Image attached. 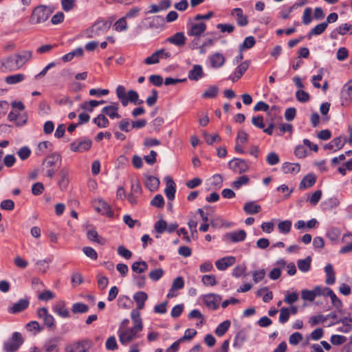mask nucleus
<instances>
[{"label": "nucleus", "mask_w": 352, "mask_h": 352, "mask_svg": "<svg viewBox=\"0 0 352 352\" xmlns=\"http://www.w3.org/2000/svg\"><path fill=\"white\" fill-rule=\"evenodd\" d=\"M228 166L234 172L238 174H241L246 172L249 166L244 160L234 158L229 162Z\"/></svg>", "instance_id": "nucleus-10"}, {"label": "nucleus", "mask_w": 352, "mask_h": 352, "mask_svg": "<svg viewBox=\"0 0 352 352\" xmlns=\"http://www.w3.org/2000/svg\"><path fill=\"white\" fill-rule=\"evenodd\" d=\"M135 328V327H133L131 328H128L126 329H119L118 333L119 340L122 344L126 345L131 341H132L133 340L138 337V333L140 332L142 329H138Z\"/></svg>", "instance_id": "nucleus-3"}, {"label": "nucleus", "mask_w": 352, "mask_h": 352, "mask_svg": "<svg viewBox=\"0 0 352 352\" xmlns=\"http://www.w3.org/2000/svg\"><path fill=\"white\" fill-rule=\"evenodd\" d=\"M324 272L326 274L325 283L327 285H333L336 281L335 273L331 264L329 263L324 267Z\"/></svg>", "instance_id": "nucleus-33"}, {"label": "nucleus", "mask_w": 352, "mask_h": 352, "mask_svg": "<svg viewBox=\"0 0 352 352\" xmlns=\"http://www.w3.org/2000/svg\"><path fill=\"white\" fill-rule=\"evenodd\" d=\"M92 346V342L85 340L74 342L66 347L67 352H87Z\"/></svg>", "instance_id": "nucleus-7"}, {"label": "nucleus", "mask_w": 352, "mask_h": 352, "mask_svg": "<svg viewBox=\"0 0 352 352\" xmlns=\"http://www.w3.org/2000/svg\"><path fill=\"white\" fill-rule=\"evenodd\" d=\"M38 316L39 318L43 319L44 324L49 329L53 330L55 329L56 325L54 318L52 315L48 313L47 309L42 307L37 311Z\"/></svg>", "instance_id": "nucleus-9"}, {"label": "nucleus", "mask_w": 352, "mask_h": 352, "mask_svg": "<svg viewBox=\"0 0 352 352\" xmlns=\"http://www.w3.org/2000/svg\"><path fill=\"white\" fill-rule=\"evenodd\" d=\"M140 309H135L131 311V317L134 323V326L138 329H143L142 320L140 313Z\"/></svg>", "instance_id": "nucleus-32"}, {"label": "nucleus", "mask_w": 352, "mask_h": 352, "mask_svg": "<svg viewBox=\"0 0 352 352\" xmlns=\"http://www.w3.org/2000/svg\"><path fill=\"white\" fill-rule=\"evenodd\" d=\"M166 188L164 193L169 201H173L176 192V185L170 177H166Z\"/></svg>", "instance_id": "nucleus-15"}, {"label": "nucleus", "mask_w": 352, "mask_h": 352, "mask_svg": "<svg viewBox=\"0 0 352 352\" xmlns=\"http://www.w3.org/2000/svg\"><path fill=\"white\" fill-rule=\"evenodd\" d=\"M116 32L126 31L128 29V25L126 17L123 16L119 19L113 25Z\"/></svg>", "instance_id": "nucleus-42"}, {"label": "nucleus", "mask_w": 352, "mask_h": 352, "mask_svg": "<svg viewBox=\"0 0 352 352\" xmlns=\"http://www.w3.org/2000/svg\"><path fill=\"white\" fill-rule=\"evenodd\" d=\"M246 232L243 230L230 232L224 235V239L232 243L243 241L246 238Z\"/></svg>", "instance_id": "nucleus-13"}, {"label": "nucleus", "mask_w": 352, "mask_h": 352, "mask_svg": "<svg viewBox=\"0 0 352 352\" xmlns=\"http://www.w3.org/2000/svg\"><path fill=\"white\" fill-rule=\"evenodd\" d=\"M249 67V63L248 61H244L241 63L235 69L234 73L233 75L230 76V79L232 82L237 81L243 74L247 71Z\"/></svg>", "instance_id": "nucleus-19"}, {"label": "nucleus", "mask_w": 352, "mask_h": 352, "mask_svg": "<svg viewBox=\"0 0 352 352\" xmlns=\"http://www.w3.org/2000/svg\"><path fill=\"white\" fill-rule=\"evenodd\" d=\"M167 41L180 47L185 45L186 37L183 32H177L173 36L168 37Z\"/></svg>", "instance_id": "nucleus-25"}, {"label": "nucleus", "mask_w": 352, "mask_h": 352, "mask_svg": "<svg viewBox=\"0 0 352 352\" xmlns=\"http://www.w3.org/2000/svg\"><path fill=\"white\" fill-rule=\"evenodd\" d=\"M283 171L285 173H298L300 170V166L298 163L285 162L282 166Z\"/></svg>", "instance_id": "nucleus-29"}, {"label": "nucleus", "mask_w": 352, "mask_h": 352, "mask_svg": "<svg viewBox=\"0 0 352 352\" xmlns=\"http://www.w3.org/2000/svg\"><path fill=\"white\" fill-rule=\"evenodd\" d=\"M204 76L202 67L200 65H195L188 72V77L190 80L197 81Z\"/></svg>", "instance_id": "nucleus-21"}, {"label": "nucleus", "mask_w": 352, "mask_h": 352, "mask_svg": "<svg viewBox=\"0 0 352 352\" xmlns=\"http://www.w3.org/2000/svg\"><path fill=\"white\" fill-rule=\"evenodd\" d=\"M170 56V54L165 50L162 49L153 53L147 57L144 63L146 65H153L159 63L160 58H167Z\"/></svg>", "instance_id": "nucleus-11"}, {"label": "nucleus", "mask_w": 352, "mask_h": 352, "mask_svg": "<svg viewBox=\"0 0 352 352\" xmlns=\"http://www.w3.org/2000/svg\"><path fill=\"white\" fill-rule=\"evenodd\" d=\"M316 182V178L314 174H308L303 177L300 183V189H307L313 186Z\"/></svg>", "instance_id": "nucleus-28"}, {"label": "nucleus", "mask_w": 352, "mask_h": 352, "mask_svg": "<svg viewBox=\"0 0 352 352\" xmlns=\"http://www.w3.org/2000/svg\"><path fill=\"white\" fill-rule=\"evenodd\" d=\"M145 185L150 191L155 192L159 188L160 179L154 176H146L145 180Z\"/></svg>", "instance_id": "nucleus-26"}, {"label": "nucleus", "mask_w": 352, "mask_h": 352, "mask_svg": "<svg viewBox=\"0 0 352 352\" xmlns=\"http://www.w3.org/2000/svg\"><path fill=\"white\" fill-rule=\"evenodd\" d=\"M148 269V265L145 261H136L133 263L131 270L133 272L138 274H142L146 272Z\"/></svg>", "instance_id": "nucleus-40"}, {"label": "nucleus", "mask_w": 352, "mask_h": 352, "mask_svg": "<svg viewBox=\"0 0 352 352\" xmlns=\"http://www.w3.org/2000/svg\"><path fill=\"white\" fill-rule=\"evenodd\" d=\"M230 326V320H225L220 323L215 329V333L218 336H223L228 330Z\"/></svg>", "instance_id": "nucleus-44"}, {"label": "nucleus", "mask_w": 352, "mask_h": 352, "mask_svg": "<svg viewBox=\"0 0 352 352\" xmlns=\"http://www.w3.org/2000/svg\"><path fill=\"white\" fill-rule=\"evenodd\" d=\"M95 209L100 213L111 217L113 213L109 205L102 199H98L94 202Z\"/></svg>", "instance_id": "nucleus-16"}, {"label": "nucleus", "mask_w": 352, "mask_h": 352, "mask_svg": "<svg viewBox=\"0 0 352 352\" xmlns=\"http://www.w3.org/2000/svg\"><path fill=\"white\" fill-rule=\"evenodd\" d=\"M204 137L205 138L206 142L208 145L212 144L214 142H220L221 140V137L218 134H214V135H211L206 132L204 133Z\"/></svg>", "instance_id": "nucleus-54"}, {"label": "nucleus", "mask_w": 352, "mask_h": 352, "mask_svg": "<svg viewBox=\"0 0 352 352\" xmlns=\"http://www.w3.org/2000/svg\"><path fill=\"white\" fill-rule=\"evenodd\" d=\"M232 15L235 14L236 17V23L239 26H245L248 24V19L246 15H244L241 8H237L232 10Z\"/></svg>", "instance_id": "nucleus-22"}, {"label": "nucleus", "mask_w": 352, "mask_h": 352, "mask_svg": "<svg viewBox=\"0 0 352 352\" xmlns=\"http://www.w3.org/2000/svg\"><path fill=\"white\" fill-rule=\"evenodd\" d=\"M93 121L99 128H106L109 124L108 119L103 113L99 114Z\"/></svg>", "instance_id": "nucleus-46"}, {"label": "nucleus", "mask_w": 352, "mask_h": 352, "mask_svg": "<svg viewBox=\"0 0 352 352\" xmlns=\"http://www.w3.org/2000/svg\"><path fill=\"white\" fill-rule=\"evenodd\" d=\"M224 56L219 52H216L210 57L211 66L214 68H219L223 65L225 63Z\"/></svg>", "instance_id": "nucleus-23"}, {"label": "nucleus", "mask_w": 352, "mask_h": 352, "mask_svg": "<svg viewBox=\"0 0 352 352\" xmlns=\"http://www.w3.org/2000/svg\"><path fill=\"white\" fill-rule=\"evenodd\" d=\"M167 222L164 219H160L155 222L154 228L158 234H162L166 230Z\"/></svg>", "instance_id": "nucleus-55"}, {"label": "nucleus", "mask_w": 352, "mask_h": 352, "mask_svg": "<svg viewBox=\"0 0 352 352\" xmlns=\"http://www.w3.org/2000/svg\"><path fill=\"white\" fill-rule=\"evenodd\" d=\"M133 299L137 304L136 309H142L146 300L148 299V295L144 292H138L134 294Z\"/></svg>", "instance_id": "nucleus-27"}, {"label": "nucleus", "mask_w": 352, "mask_h": 352, "mask_svg": "<svg viewBox=\"0 0 352 352\" xmlns=\"http://www.w3.org/2000/svg\"><path fill=\"white\" fill-rule=\"evenodd\" d=\"M236 261L234 256H226L217 260L215 262V265L219 270H225L228 267L233 265Z\"/></svg>", "instance_id": "nucleus-17"}, {"label": "nucleus", "mask_w": 352, "mask_h": 352, "mask_svg": "<svg viewBox=\"0 0 352 352\" xmlns=\"http://www.w3.org/2000/svg\"><path fill=\"white\" fill-rule=\"evenodd\" d=\"M111 24L108 21H98L96 22L88 30V37L92 38L104 34L110 28Z\"/></svg>", "instance_id": "nucleus-5"}, {"label": "nucleus", "mask_w": 352, "mask_h": 352, "mask_svg": "<svg viewBox=\"0 0 352 352\" xmlns=\"http://www.w3.org/2000/svg\"><path fill=\"white\" fill-rule=\"evenodd\" d=\"M327 28V23H321L315 26L308 34V37L310 38L312 35L321 34Z\"/></svg>", "instance_id": "nucleus-49"}, {"label": "nucleus", "mask_w": 352, "mask_h": 352, "mask_svg": "<svg viewBox=\"0 0 352 352\" xmlns=\"http://www.w3.org/2000/svg\"><path fill=\"white\" fill-rule=\"evenodd\" d=\"M247 339V334L244 331H239L234 338L233 346L234 348L240 349Z\"/></svg>", "instance_id": "nucleus-36"}, {"label": "nucleus", "mask_w": 352, "mask_h": 352, "mask_svg": "<svg viewBox=\"0 0 352 352\" xmlns=\"http://www.w3.org/2000/svg\"><path fill=\"white\" fill-rule=\"evenodd\" d=\"M87 238L92 241L96 242L99 244H104L105 243V239L102 237H99L98 234L95 230H89L87 232Z\"/></svg>", "instance_id": "nucleus-43"}, {"label": "nucleus", "mask_w": 352, "mask_h": 352, "mask_svg": "<svg viewBox=\"0 0 352 352\" xmlns=\"http://www.w3.org/2000/svg\"><path fill=\"white\" fill-rule=\"evenodd\" d=\"M347 340L346 338L341 335H333L330 341L333 345H341Z\"/></svg>", "instance_id": "nucleus-60"}, {"label": "nucleus", "mask_w": 352, "mask_h": 352, "mask_svg": "<svg viewBox=\"0 0 352 352\" xmlns=\"http://www.w3.org/2000/svg\"><path fill=\"white\" fill-rule=\"evenodd\" d=\"M151 204L153 206L162 208L164 206V199L162 195H156L151 201Z\"/></svg>", "instance_id": "nucleus-58"}, {"label": "nucleus", "mask_w": 352, "mask_h": 352, "mask_svg": "<svg viewBox=\"0 0 352 352\" xmlns=\"http://www.w3.org/2000/svg\"><path fill=\"white\" fill-rule=\"evenodd\" d=\"M106 348L109 351H115L118 349L116 339L114 336H110L106 341Z\"/></svg>", "instance_id": "nucleus-63"}, {"label": "nucleus", "mask_w": 352, "mask_h": 352, "mask_svg": "<svg viewBox=\"0 0 352 352\" xmlns=\"http://www.w3.org/2000/svg\"><path fill=\"white\" fill-rule=\"evenodd\" d=\"M61 155L57 153H53L48 155L43 162L42 165L46 166V168H50L56 166V164H61Z\"/></svg>", "instance_id": "nucleus-18"}, {"label": "nucleus", "mask_w": 352, "mask_h": 352, "mask_svg": "<svg viewBox=\"0 0 352 352\" xmlns=\"http://www.w3.org/2000/svg\"><path fill=\"white\" fill-rule=\"evenodd\" d=\"M289 309L287 307H283L280 309L279 322L281 324H285L289 318Z\"/></svg>", "instance_id": "nucleus-56"}, {"label": "nucleus", "mask_w": 352, "mask_h": 352, "mask_svg": "<svg viewBox=\"0 0 352 352\" xmlns=\"http://www.w3.org/2000/svg\"><path fill=\"white\" fill-rule=\"evenodd\" d=\"M343 242H348V244L344 245L340 250V253L346 254L352 251V234H344L342 238Z\"/></svg>", "instance_id": "nucleus-38"}, {"label": "nucleus", "mask_w": 352, "mask_h": 352, "mask_svg": "<svg viewBox=\"0 0 352 352\" xmlns=\"http://www.w3.org/2000/svg\"><path fill=\"white\" fill-rule=\"evenodd\" d=\"M44 347L46 352H58V351L57 341L55 339L46 342Z\"/></svg>", "instance_id": "nucleus-53"}, {"label": "nucleus", "mask_w": 352, "mask_h": 352, "mask_svg": "<svg viewBox=\"0 0 352 352\" xmlns=\"http://www.w3.org/2000/svg\"><path fill=\"white\" fill-rule=\"evenodd\" d=\"M311 258L309 256L306 257L305 259L298 260L297 262V265L299 270L302 272H308L311 267Z\"/></svg>", "instance_id": "nucleus-39"}, {"label": "nucleus", "mask_w": 352, "mask_h": 352, "mask_svg": "<svg viewBox=\"0 0 352 352\" xmlns=\"http://www.w3.org/2000/svg\"><path fill=\"white\" fill-rule=\"evenodd\" d=\"M117 252L120 256L124 257L125 259H129L132 256V252L124 245L118 246Z\"/></svg>", "instance_id": "nucleus-62"}, {"label": "nucleus", "mask_w": 352, "mask_h": 352, "mask_svg": "<svg viewBox=\"0 0 352 352\" xmlns=\"http://www.w3.org/2000/svg\"><path fill=\"white\" fill-rule=\"evenodd\" d=\"M118 104L113 103L111 105L106 106L102 109V113L107 115L111 119L120 118V115L118 113Z\"/></svg>", "instance_id": "nucleus-20"}, {"label": "nucleus", "mask_w": 352, "mask_h": 352, "mask_svg": "<svg viewBox=\"0 0 352 352\" xmlns=\"http://www.w3.org/2000/svg\"><path fill=\"white\" fill-rule=\"evenodd\" d=\"M14 57L10 56L5 59H2L1 61V65L8 71H14L18 69L17 63L16 64Z\"/></svg>", "instance_id": "nucleus-31"}, {"label": "nucleus", "mask_w": 352, "mask_h": 352, "mask_svg": "<svg viewBox=\"0 0 352 352\" xmlns=\"http://www.w3.org/2000/svg\"><path fill=\"white\" fill-rule=\"evenodd\" d=\"M28 305L29 300L28 299H21L10 307L9 312L12 314L19 313L25 309Z\"/></svg>", "instance_id": "nucleus-24"}, {"label": "nucleus", "mask_w": 352, "mask_h": 352, "mask_svg": "<svg viewBox=\"0 0 352 352\" xmlns=\"http://www.w3.org/2000/svg\"><path fill=\"white\" fill-rule=\"evenodd\" d=\"M61 6L64 11L69 12L76 6V0H61Z\"/></svg>", "instance_id": "nucleus-61"}, {"label": "nucleus", "mask_w": 352, "mask_h": 352, "mask_svg": "<svg viewBox=\"0 0 352 352\" xmlns=\"http://www.w3.org/2000/svg\"><path fill=\"white\" fill-rule=\"evenodd\" d=\"M201 281L206 286H214L217 284L216 277L213 274L204 275Z\"/></svg>", "instance_id": "nucleus-52"}, {"label": "nucleus", "mask_w": 352, "mask_h": 352, "mask_svg": "<svg viewBox=\"0 0 352 352\" xmlns=\"http://www.w3.org/2000/svg\"><path fill=\"white\" fill-rule=\"evenodd\" d=\"M325 291H326L325 296L330 297L332 305L337 309L341 308L342 306V301L340 300V298H338L337 297V296L333 292V291L331 288H329V287H326Z\"/></svg>", "instance_id": "nucleus-35"}, {"label": "nucleus", "mask_w": 352, "mask_h": 352, "mask_svg": "<svg viewBox=\"0 0 352 352\" xmlns=\"http://www.w3.org/2000/svg\"><path fill=\"white\" fill-rule=\"evenodd\" d=\"M25 79V76L23 74H17L14 75L8 76L5 81L8 85H14L22 82Z\"/></svg>", "instance_id": "nucleus-41"}, {"label": "nucleus", "mask_w": 352, "mask_h": 352, "mask_svg": "<svg viewBox=\"0 0 352 352\" xmlns=\"http://www.w3.org/2000/svg\"><path fill=\"white\" fill-rule=\"evenodd\" d=\"M84 54L83 49L80 47L72 52H70L62 57V60L65 63L71 61L74 57H82Z\"/></svg>", "instance_id": "nucleus-30"}, {"label": "nucleus", "mask_w": 352, "mask_h": 352, "mask_svg": "<svg viewBox=\"0 0 352 352\" xmlns=\"http://www.w3.org/2000/svg\"><path fill=\"white\" fill-rule=\"evenodd\" d=\"M23 343L22 336L19 332L13 333L12 337L4 343L3 349L6 352H15Z\"/></svg>", "instance_id": "nucleus-4"}, {"label": "nucleus", "mask_w": 352, "mask_h": 352, "mask_svg": "<svg viewBox=\"0 0 352 352\" xmlns=\"http://www.w3.org/2000/svg\"><path fill=\"white\" fill-rule=\"evenodd\" d=\"M296 97L300 102H307L310 99L309 94L303 90L297 91L296 93Z\"/></svg>", "instance_id": "nucleus-59"}, {"label": "nucleus", "mask_w": 352, "mask_h": 352, "mask_svg": "<svg viewBox=\"0 0 352 352\" xmlns=\"http://www.w3.org/2000/svg\"><path fill=\"white\" fill-rule=\"evenodd\" d=\"M89 311V307L82 302H76L73 304L72 311L74 314H84Z\"/></svg>", "instance_id": "nucleus-47"}, {"label": "nucleus", "mask_w": 352, "mask_h": 352, "mask_svg": "<svg viewBox=\"0 0 352 352\" xmlns=\"http://www.w3.org/2000/svg\"><path fill=\"white\" fill-rule=\"evenodd\" d=\"M292 228V221L289 220H285L279 222L278 224V228L279 231L283 234H288Z\"/></svg>", "instance_id": "nucleus-50"}, {"label": "nucleus", "mask_w": 352, "mask_h": 352, "mask_svg": "<svg viewBox=\"0 0 352 352\" xmlns=\"http://www.w3.org/2000/svg\"><path fill=\"white\" fill-rule=\"evenodd\" d=\"M256 41L254 36H250L246 37L243 43L240 45V50H243L246 49H250L255 45Z\"/></svg>", "instance_id": "nucleus-51"}, {"label": "nucleus", "mask_w": 352, "mask_h": 352, "mask_svg": "<svg viewBox=\"0 0 352 352\" xmlns=\"http://www.w3.org/2000/svg\"><path fill=\"white\" fill-rule=\"evenodd\" d=\"M249 182L250 178L248 175H242L232 183V186L234 189H239L242 186L248 184Z\"/></svg>", "instance_id": "nucleus-45"}, {"label": "nucleus", "mask_w": 352, "mask_h": 352, "mask_svg": "<svg viewBox=\"0 0 352 352\" xmlns=\"http://www.w3.org/2000/svg\"><path fill=\"white\" fill-rule=\"evenodd\" d=\"M206 30V25L203 22L191 23L188 25L187 34L191 36L199 37Z\"/></svg>", "instance_id": "nucleus-12"}, {"label": "nucleus", "mask_w": 352, "mask_h": 352, "mask_svg": "<svg viewBox=\"0 0 352 352\" xmlns=\"http://www.w3.org/2000/svg\"><path fill=\"white\" fill-rule=\"evenodd\" d=\"M52 14V10L46 6L40 5L34 8L30 16L31 24H39L46 21Z\"/></svg>", "instance_id": "nucleus-2"}, {"label": "nucleus", "mask_w": 352, "mask_h": 352, "mask_svg": "<svg viewBox=\"0 0 352 352\" xmlns=\"http://www.w3.org/2000/svg\"><path fill=\"white\" fill-rule=\"evenodd\" d=\"M222 297L216 294H208L204 296L203 301L206 306L212 310H216L219 308Z\"/></svg>", "instance_id": "nucleus-8"}, {"label": "nucleus", "mask_w": 352, "mask_h": 352, "mask_svg": "<svg viewBox=\"0 0 352 352\" xmlns=\"http://www.w3.org/2000/svg\"><path fill=\"white\" fill-rule=\"evenodd\" d=\"M116 91L118 98L124 107L127 106L129 102L135 104L143 103V100L139 99L138 94L134 90H129L126 94L125 87L122 85H119L117 87Z\"/></svg>", "instance_id": "nucleus-1"}, {"label": "nucleus", "mask_w": 352, "mask_h": 352, "mask_svg": "<svg viewBox=\"0 0 352 352\" xmlns=\"http://www.w3.org/2000/svg\"><path fill=\"white\" fill-rule=\"evenodd\" d=\"M58 177V184L60 190H66L69 182V170L66 167L61 168Z\"/></svg>", "instance_id": "nucleus-14"}, {"label": "nucleus", "mask_w": 352, "mask_h": 352, "mask_svg": "<svg viewBox=\"0 0 352 352\" xmlns=\"http://www.w3.org/2000/svg\"><path fill=\"white\" fill-rule=\"evenodd\" d=\"M164 270L162 268L155 269L150 272L148 276L153 281H157L164 275Z\"/></svg>", "instance_id": "nucleus-57"}, {"label": "nucleus", "mask_w": 352, "mask_h": 352, "mask_svg": "<svg viewBox=\"0 0 352 352\" xmlns=\"http://www.w3.org/2000/svg\"><path fill=\"white\" fill-rule=\"evenodd\" d=\"M133 283L138 288H143L145 286L146 277L143 275H134Z\"/></svg>", "instance_id": "nucleus-64"}, {"label": "nucleus", "mask_w": 352, "mask_h": 352, "mask_svg": "<svg viewBox=\"0 0 352 352\" xmlns=\"http://www.w3.org/2000/svg\"><path fill=\"white\" fill-rule=\"evenodd\" d=\"M243 210L248 214H254L259 212L261 208L260 205L256 204L253 201H250L245 204Z\"/></svg>", "instance_id": "nucleus-37"}, {"label": "nucleus", "mask_w": 352, "mask_h": 352, "mask_svg": "<svg viewBox=\"0 0 352 352\" xmlns=\"http://www.w3.org/2000/svg\"><path fill=\"white\" fill-rule=\"evenodd\" d=\"M218 93L219 88L217 86H210L203 93L202 98H214L218 95Z\"/></svg>", "instance_id": "nucleus-48"}, {"label": "nucleus", "mask_w": 352, "mask_h": 352, "mask_svg": "<svg viewBox=\"0 0 352 352\" xmlns=\"http://www.w3.org/2000/svg\"><path fill=\"white\" fill-rule=\"evenodd\" d=\"M91 145L92 141L89 138L76 140L70 144V149L73 152L83 153L89 150Z\"/></svg>", "instance_id": "nucleus-6"}, {"label": "nucleus", "mask_w": 352, "mask_h": 352, "mask_svg": "<svg viewBox=\"0 0 352 352\" xmlns=\"http://www.w3.org/2000/svg\"><path fill=\"white\" fill-rule=\"evenodd\" d=\"M54 311L62 318H68L69 316V312L65 307V305L63 301L58 302L54 307Z\"/></svg>", "instance_id": "nucleus-34"}]
</instances>
